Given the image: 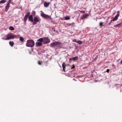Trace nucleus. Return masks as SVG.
<instances>
[{
  "label": "nucleus",
  "instance_id": "nucleus-31",
  "mask_svg": "<svg viewBox=\"0 0 122 122\" xmlns=\"http://www.w3.org/2000/svg\"><path fill=\"white\" fill-rule=\"evenodd\" d=\"M79 11L82 13H84L85 12V11H81L80 10H79Z\"/></svg>",
  "mask_w": 122,
  "mask_h": 122
},
{
  "label": "nucleus",
  "instance_id": "nucleus-21",
  "mask_svg": "<svg viewBox=\"0 0 122 122\" xmlns=\"http://www.w3.org/2000/svg\"><path fill=\"white\" fill-rule=\"evenodd\" d=\"M65 19L66 20H68L70 19V18L69 16H66L65 17Z\"/></svg>",
  "mask_w": 122,
  "mask_h": 122
},
{
  "label": "nucleus",
  "instance_id": "nucleus-8",
  "mask_svg": "<svg viewBox=\"0 0 122 122\" xmlns=\"http://www.w3.org/2000/svg\"><path fill=\"white\" fill-rule=\"evenodd\" d=\"M28 19L29 20L33 22V18L32 15H30L28 17Z\"/></svg>",
  "mask_w": 122,
  "mask_h": 122
},
{
  "label": "nucleus",
  "instance_id": "nucleus-41",
  "mask_svg": "<svg viewBox=\"0 0 122 122\" xmlns=\"http://www.w3.org/2000/svg\"><path fill=\"white\" fill-rule=\"evenodd\" d=\"M0 7H2V6H0Z\"/></svg>",
  "mask_w": 122,
  "mask_h": 122
},
{
  "label": "nucleus",
  "instance_id": "nucleus-22",
  "mask_svg": "<svg viewBox=\"0 0 122 122\" xmlns=\"http://www.w3.org/2000/svg\"><path fill=\"white\" fill-rule=\"evenodd\" d=\"M27 18L25 17L24 18V21L25 22H26V21L27 20Z\"/></svg>",
  "mask_w": 122,
  "mask_h": 122
},
{
  "label": "nucleus",
  "instance_id": "nucleus-2",
  "mask_svg": "<svg viewBox=\"0 0 122 122\" xmlns=\"http://www.w3.org/2000/svg\"><path fill=\"white\" fill-rule=\"evenodd\" d=\"M35 44V42L33 40H28L27 41L26 46L27 47H32L34 46Z\"/></svg>",
  "mask_w": 122,
  "mask_h": 122
},
{
  "label": "nucleus",
  "instance_id": "nucleus-10",
  "mask_svg": "<svg viewBox=\"0 0 122 122\" xmlns=\"http://www.w3.org/2000/svg\"><path fill=\"white\" fill-rule=\"evenodd\" d=\"M36 46H42V43L39 42H36Z\"/></svg>",
  "mask_w": 122,
  "mask_h": 122
},
{
  "label": "nucleus",
  "instance_id": "nucleus-16",
  "mask_svg": "<svg viewBox=\"0 0 122 122\" xmlns=\"http://www.w3.org/2000/svg\"><path fill=\"white\" fill-rule=\"evenodd\" d=\"M78 59V57L77 56H76L75 57H73L72 58V59L74 61H75L77 60Z\"/></svg>",
  "mask_w": 122,
  "mask_h": 122
},
{
  "label": "nucleus",
  "instance_id": "nucleus-14",
  "mask_svg": "<svg viewBox=\"0 0 122 122\" xmlns=\"http://www.w3.org/2000/svg\"><path fill=\"white\" fill-rule=\"evenodd\" d=\"M34 20L35 21L38 22L39 21V18L35 17L34 18Z\"/></svg>",
  "mask_w": 122,
  "mask_h": 122
},
{
  "label": "nucleus",
  "instance_id": "nucleus-5",
  "mask_svg": "<svg viewBox=\"0 0 122 122\" xmlns=\"http://www.w3.org/2000/svg\"><path fill=\"white\" fill-rule=\"evenodd\" d=\"M119 13L120 12L119 11H117V14L113 19L112 20L113 21H114L116 20H117L118 17L119 16Z\"/></svg>",
  "mask_w": 122,
  "mask_h": 122
},
{
  "label": "nucleus",
  "instance_id": "nucleus-38",
  "mask_svg": "<svg viewBox=\"0 0 122 122\" xmlns=\"http://www.w3.org/2000/svg\"><path fill=\"white\" fill-rule=\"evenodd\" d=\"M28 16H26V15H25V17L27 18H28Z\"/></svg>",
  "mask_w": 122,
  "mask_h": 122
},
{
  "label": "nucleus",
  "instance_id": "nucleus-17",
  "mask_svg": "<svg viewBox=\"0 0 122 122\" xmlns=\"http://www.w3.org/2000/svg\"><path fill=\"white\" fill-rule=\"evenodd\" d=\"M20 41L22 42H24V39L23 37H20L19 39Z\"/></svg>",
  "mask_w": 122,
  "mask_h": 122
},
{
  "label": "nucleus",
  "instance_id": "nucleus-15",
  "mask_svg": "<svg viewBox=\"0 0 122 122\" xmlns=\"http://www.w3.org/2000/svg\"><path fill=\"white\" fill-rule=\"evenodd\" d=\"M14 42L13 41H10L9 42V44L10 45L11 47L13 46L14 45Z\"/></svg>",
  "mask_w": 122,
  "mask_h": 122
},
{
  "label": "nucleus",
  "instance_id": "nucleus-25",
  "mask_svg": "<svg viewBox=\"0 0 122 122\" xmlns=\"http://www.w3.org/2000/svg\"><path fill=\"white\" fill-rule=\"evenodd\" d=\"M103 24V23L102 22H100L99 23V25L100 26H102V24Z\"/></svg>",
  "mask_w": 122,
  "mask_h": 122
},
{
  "label": "nucleus",
  "instance_id": "nucleus-20",
  "mask_svg": "<svg viewBox=\"0 0 122 122\" xmlns=\"http://www.w3.org/2000/svg\"><path fill=\"white\" fill-rule=\"evenodd\" d=\"M79 45H81L83 43L82 41L79 40L77 41V43Z\"/></svg>",
  "mask_w": 122,
  "mask_h": 122
},
{
  "label": "nucleus",
  "instance_id": "nucleus-1",
  "mask_svg": "<svg viewBox=\"0 0 122 122\" xmlns=\"http://www.w3.org/2000/svg\"><path fill=\"white\" fill-rule=\"evenodd\" d=\"M19 36V35H15L12 33H9L6 35V37L8 40L14 39L18 38Z\"/></svg>",
  "mask_w": 122,
  "mask_h": 122
},
{
  "label": "nucleus",
  "instance_id": "nucleus-34",
  "mask_svg": "<svg viewBox=\"0 0 122 122\" xmlns=\"http://www.w3.org/2000/svg\"><path fill=\"white\" fill-rule=\"evenodd\" d=\"M112 20H111L110 21V23L108 24L109 25H110V24L111 23V22H112Z\"/></svg>",
  "mask_w": 122,
  "mask_h": 122
},
{
  "label": "nucleus",
  "instance_id": "nucleus-13",
  "mask_svg": "<svg viewBox=\"0 0 122 122\" xmlns=\"http://www.w3.org/2000/svg\"><path fill=\"white\" fill-rule=\"evenodd\" d=\"M66 66V65H65V63L64 62L62 64V66L63 68V70L64 72H65V68Z\"/></svg>",
  "mask_w": 122,
  "mask_h": 122
},
{
  "label": "nucleus",
  "instance_id": "nucleus-39",
  "mask_svg": "<svg viewBox=\"0 0 122 122\" xmlns=\"http://www.w3.org/2000/svg\"><path fill=\"white\" fill-rule=\"evenodd\" d=\"M72 23H71L70 24H69V25H72Z\"/></svg>",
  "mask_w": 122,
  "mask_h": 122
},
{
  "label": "nucleus",
  "instance_id": "nucleus-33",
  "mask_svg": "<svg viewBox=\"0 0 122 122\" xmlns=\"http://www.w3.org/2000/svg\"><path fill=\"white\" fill-rule=\"evenodd\" d=\"M97 58V56H96L94 60H96V59Z\"/></svg>",
  "mask_w": 122,
  "mask_h": 122
},
{
  "label": "nucleus",
  "instance_id": "nucleus-6",
  "mask_svg": "<svg viewBox=\"0 0 122 122\" xmlns=\"http://www.w3.org/2000/svg\"><path fill=\"white\" fill-rule=\"evenodd\" d=\"M44 44H47L49 43L50 42V40L47 37H44Z\"/></svg>",
  "mask_w": 122,
  "mask_h": 122
},
{
  "label": "nucleus",
  "instance_id": "nucleus-3",
  "mask_svg": "<svg viewBox=\"0 0 122 122\" xmlns=\"http://www.w3.org/2000/svg\"><path fill=\"white\" fill-rule=\"evenodd\" d=\"M41 15L42 17L49 20L51 19V18L50 16L44 14L42 11H41Z\"/></svg>",
  "mask_w": 122,
  "mask_h": 122
},
{
  "label": "nucleus",
  "instance_id": "nucleus-23",
  "mask_svg": "<svg viewBox=\"0 0 122 122\" xmlns=\"http://www.w3.org/2000/svg\"><path fill=\"white\" fill-rule=\"evenodd\" d=\"M30 13L29 12H27L25 14L26 16H29L30 14Z\"/></svg>",
  "mask_w": 122,
  "mask_h": 122
},
{
  "label": "nucleus",
  "instance_id": "nucleus-30",
  "mask_svg": "<svg viewBox=\"0 0 122 122\" xmlns=\"http://www.w3.org/2000/svg\"><path fill=\"white\" fill-rule=\"evenodd\" d=\"M120 25V24H118L117 25L115 26L116 27H118V26H119Z\"/></svg>",
  "mask_w": 122,
  "mask_h": 122
},
{
  "label": "nucleus",
  "instance_id": "nucleus-18",
  "mask_svg": "<svg viewBox=\"0 0 122 122\" xmlns=\"http://www.w3.org/2000/svg\"><path fill=\"white\" fill-rule=\"evenodd\" d=\"M7 0H1L0 1V4L4 3Z\"/></svg>",
  "mask_w": 122,
  "mask_h": 122
},
{
  "label": "nucleus",
  "instance_id": "nucleus-4",
  "mask_svg": "<svg viewBox=\"0 0 122 122\" xmlns=\"http://www.w3.org/2000/svg\"><path fill=\"white\" fill-rule=\"evenodd\" d=\"M61 44V42L59 41L54 42L51 43L50 45V46L51 47H53L58 45H60Z\"/></svg>",
  "mask_w": 122,
  "mask_h": 122
},
{
  "label": "nucleus",
  "instance_id": "nucleus-11",
  "mask_svg": "<svg viewBox=\"0 0 122 122\" xmlns=\"http://www.w3.org/2000/svg\"><path fill=\"white\" fill-rule=\"evenodd\" d=\"M88 14H86L85 15H84L81 16V18L82 19H83L84 18H85L88 16Z\"/></svg>",
  "mask_w": 122,
  "mask_h": 122
},
{
  "label": "nucleus",
  "instance_id": "nucleus-12",
  "mask_svg": "<svg viewBox=\"0 0 122 122\" xmlns=\"http://www.w3.org/2000/svg\"><path fill=\"white\" fill-rule=\"evenodd\" d=\"M50 4V2H45L44 3V5L45 7H47Z\"/></svg>",
  "mask_w": 122,
  "mask_h": 122
},
{
  "label": "nucleus",
  "instance_id": "nucleus-35",
  "mask_svg": "<svg viewBox=\"0 0 122 122\" xmlns=\"http://www.w3.org/2000/svg\"><path fill=\"white\" fill-rule=\"evenodd\" d=\"M11 0H9L8 2L7 3H9V4H10V3L11 1Z\"/></svg>",
  "mask_w": 122,
  "mask_h": 122
},
{
  "label": "nucleus",
  "instance_id": "nucleus-29",
  "mask_svg": "<svg viewBox=\"0 0 122 122\" xmlns=\"http://www.w3.org/2000/svg\"><path fill=\"white\" fill-rule=\"evenodd\" d=\"M32 14H34V15H35V14H36V12L35 11H32Z\"/></svg>",
  "mask_w": 122,
  "mask_h": 122
},
{
  "label": "nucleus",
  "instance_id": "nucleus-7",
  "mask_svg": "<svg viewBox=\"0 0 122 122\" xmlns=\"http://www.w3.org/2000/svg\"><path fill=\"white\" fill-rule=\"evenodd\" d=\"M10 7V4L7 3V5L5 6V11L6 12H7L9 7Z\"/></svg>",
  "mask_w": 122,
  "mask_h": 122
},
{
  "label": "nucleus",
  "instance_id": "nucleus-28",
  "mask_svg": "<svg viewBox=\"0 0 122 122\" xmlns=\"http://www.w3.org/2000/svg\"><path fill=\"white\" fill-rule=\"evenodd\" d=\"M109 70H110L109 69H107L106 71L105 72H107L108 73H109Z\"/></svg>",
  "mask_w": 122,
  "mask_h": 122
},
{
  "label": "nucleus",
  "instance_id": "nucleus-26",
  "mask_svg": "<svg viewBox=\"0 0 122 122\" xmlns=\"http://www.w3.org/2000/svg\"><path fill=\"white\" fill-rule=\"evenodd\" d=\"M73 41L74 42H75L76 43H77V41H76V39H74L73 40Z\"/></svg>",
  "mask_w": 122,
  "mask_h": 122
},
{
  "label": "nucleus",
  "instance_id": "nucleus-27",
  "mask_svg": "<svg viewBox=\"0 0 122 122\" xmlns=\"http://www.w3.org/2000/svg\"><path fill=\"white\" fill-rule=\"evenodd\" d=\"M37 22H36V21H34L33 23V25H36V24H37Z\"/></svg>",
  "mask_w": 122,
  "mask_h": 122
},
{
  "label": "nucleus",
  "instance_id": "nucleus-32",
  "mask_svg": "<svg viewBox=\"0 0 122 122\" xmlns=\"http://www.w3.org/2000/svg\"><path fill=\"white\" fill-rule=\"evenodd\" d=\"M38 63L39 65H41V63L40 61L38 62Z\"/></svg>",
  "mask_w": 122,
  "mask_h": 122
},
{
  "label": "nucleus",
  "instance_id": "nucleus-40",
  "mask_svg": "<svg viewBox=\"0 0 122 122\" xmlns=\"http://www.w3.org/2000/svg\"><path fill=\"white\" fill-rule=\"evenodd\" d=\"M73 80H74L75 81H76V79H73Z\"/></svg>",
  "mask_w": 122,
  "mask_h": 122
},
{
  "label": "nucleus",
  "instance_id": "nucleus-9",
  "mask_svg": "<svg viewBox=\"0 0 122 122\" xmlns=\"http://www.w3.org/2000/svg\"><path fill=\"white\" fill-rule=\"evenodd\" d=\"M44 38H39V39L37 40V41H39V42L42 43V42H43L44 43Z\"/></svg>",
  "mask_w": 122,
  "mask_h": 122
},
{
  "label": "nucleus",
  "instance_id": "nucleus-24",
  "mask_svg": "<svg viewBox=\"0 0 122 122\" xmlns=\"http://www.w3.org/2000/svg\"><path fill=\"white\" fill-rule=\"evenodd\" d=\"M3 40H8L7 39V37L6 38H5L4 37L2 38H1Z\"/></svg>",
  "mask_w": 122,
  "mask_h": 122
},
{
  "label": "nucleus",
  "instance_id": "nucleus-37",
  "mask_svg": "<svg viewBox=\"0 0 122 122\" xmlns=\"http://www.w3.org/2000/svg\"><path fill=\"white\" fill-rule=\"evenodd\" d=\"M72 59V58H71L69 59V60L70 61H71Z\"/></svg>",
  "mask_w": 122,
  "mask_h": 122
},
{
  "label": "nucleus",
  "instance_id": "nucleus-36",
  "mask_svg": "<svg viewBox=\"0 0 122 122\" xmlns=\"http://www.w3.org/2000/svg\"><path fill=\"white\" fill-rule=\"evenodd\" d=\"M75 68V66H73L71 67V69H72L73 68Z\"/></svg>",
  "mask_w": 122,
  "mask_h": 122
},
{
  "label": "nucleus",
  "instance_id": "nucleus-19",
  "mask_svg": "<svg viewBox=\"0 0 122 122\" xmlns=\"http://www.w3.org/2000/svg\"><path fill=\"white\" fill-rule=\"evenodd\" d=\"M9 29L10 30H15V29L13 26H10L9 27Z\"/></svg>",
  "mask_w": 122,
  "mask_h": 122
}]
</instances>
